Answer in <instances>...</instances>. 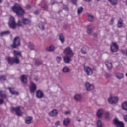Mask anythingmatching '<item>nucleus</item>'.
I'll return each instance as SVG.
<instances>
[{"mask_svg": "<svg viewBox=\"0 0 127 127\" xmlns=\"http://www.w3.org/2000/svg\"><path fill=\"white\" fill-rule=\"evenodd\" d=\"M12 10H13L17 15H19V16H22L25 12L23 9H22L20 5L18 4H15L14 6L12 7Z\"/></svg>", "mask_w": 127, "mask_h": 127, "instance_id": "f257e3e1", "label": "nucleus"}, {"mask_svg": "<svg viewBox=\"0 0 127 127\" xmlns=\"http://www.w3.org/2000/svg\"><path fill=\"white\" fill-rule=\"evenodd\" d=\"M7 61L10 65H13V63L18 64V63L20 62V61L19 60V58H18V57H15L14 58L9 57L7 58Z\"/></svg>", "mask_w": 127, "mask_h": 127, "instance_id": "f03ea898", "label": "nucleus"}, {"mask_svg": "<svg viewBox=\"0 0 127 127\" xmlns=\"http://www.w3.org/2000/svg\"><path fill=\"white\" fill-rule=\"evenodd\" d=\"M31 21L29 19L22 18L21 21L19 20L17 23L18 26H22L23 24L27 25L30 24Z\"/></svg>", "mask_w": 127, "mask_h": 127, "instance_id": "7ed1b4c3", "label": "nucleus"}, {"mask_svg": "<svg viewBox=\"0 0 127 127\" xmlns=\"http://www.w3.org/2000/svg\"><path fill=\"white\" fill-rule=\"evenodd\" d=\"M119 101V98L117 96H110L108 99V102L109 104L111 105H114V104H117Z\"/></svg>", "mask_w": 127, "mask_h": 127, "instance_id": "20e7f679", "label": "nucleus"}, {"mask_svg": "<svg viewBox=\"0 0 127 127\" xmlns=\"http://www.w3.org/2000/svg\"><path fill=\"white\" fill-rule=\"evenodd\" d=\"M20 45V38L19 37H16L13 40V43L11 45L13 48H16L17 46Z\"/></svg>", "mask_w": 127, "mask_h": 127, "instance_id": "39448f33", "label": "nucleus"}, {"mask_svg": "<svg viewBox=\"0 0 127 127\" xmlns=\"http://www.w3.org/2000/svg\"><path fill=\"white\" fill-rule=\"evenodd\" d=\"M64 53L66 55L70 56V57H72V56H74V54H75L70 47H67L65 48L64 50Z\"/></svg>", "mask_w": 127, "mask_h": 127, "instance_id": "423d86ee", "label": "nucleus"}, {"mask_svg": "<svg viewBox=\"0 0 127 127\" xmlns=\"http://www.w3.org/2000/svg\"><path fill=\"white\" fill-rule=\"evenodd\" d=\"M11 111L12 113H13V112H15L17 116H21L22 115V112L20 110V107L19 106L17 107L16 108H11Z\"/></svg>", "mask_w": 127, "mask_h": 127, "instance_id": "0eeeda50", "label": "nucleus"}, {"mask_svg": "<svg viewBox=\"0 0 127 127\" xmlns=\"http://www.w3.org/2000/svg\"><path fill=\"white\" fill-rule=\"evenodd\" d=\"M9 26L11 28L14 29L16 26V23L13 17H11L9 21Z\"/></svg>", "mask_w": 127, "mask_h": 127, "instance_id": "6e6552de", "label": "nucleus"}, {"mask_svg": "<svg viewBox=\"0 0 127 127\" xmlns=\"http://www.w3.org/2000/svg\"><path fill=\"white\" fill-rule=\"evenodd\" d=\"M111 49L112 52H117L119 50V46L117 43L112 42L111 45Z\"/></svg>", "mask_w": 127, "mask_h": 127, "instance_id": "1a4fd4ad", "label": "nucleus"}, {"mask_svg": "<svg viewBox=\"0 0 127 127\" xmlns=\"http://www.w3.org/2000/svg\"><path fill=\"white\" fill-rule=\"evenodd\" d=\"M113 124L117 127H124V123L119 121L117 119H115L113 121Z\"/></svg>", "mask_w": 127, "mask_h": 127, "instance_id": "9d476101", "label": "nucleus"}, {"mask_svg": "<svg viewBox=\"0 0 127 127\" xmlns=\"http://www.w3.org/2000/svg\"><path fill=\"white\" fill-rule=\"evenodd\" d=\"M84 69L87 76H92L93 75V70H92L91 68L89 66H85Z\"/></svg>", "mask_w": 127, "mask_h": 127, "instance_id": "9b49d317", "label": "nucleus"}, {"mask_svg": "<svg viewBox=\"0 0 127 127\" xmlns=\"http://www.w3.org/2000/svg\"><path fill=\"white\" fill-rule=\"evenodd\" d=\"M85 86L87 91H92V90H94L95 88L93 84H91L89 82H86L85 84Z\"/></svg>", "mask_w": 127, "mask_h": 127, "instance_id": "f8f14e48", "label": "nucleus"}, {"mask_svg": "<svg viewBox=\"0 0 127 127\" xmlns=\"http://www.w3.org/2000/svg\"><path fill=\"white\" fill-rule=\"evenodd\" d=\"M105 65L108 70H111L113 68V64L112 62L110 60H107L105 62Z\"/></svg>", "mask_w": 127, "mask_h": 127, "instance_id": "ddd939ff", "label": "nucleus"}, {"mask_svg": "<svg viewBox=\"0 0 127 127\" xmlns=\"http://www.w3.org/2000/svg\"><path fill=\"white\" fill-rule=\"evenodd\" d=\"M30 90L31 93H34V92H35V90H36V85L33 82L31 83Z\"/></svg>", "mask_w": 127, "mask_h": 127, "instance_id": "4468645a", "label": "nucleus"}, {"mask_svg": "<svg viewBox=\"0 0 127 127\" xmlns=\"http://www.w3.org/2000/svg\"><path fill=\"white\" fill-rule=\"evenodd\" d=\"M43 92L41 90H38L36 92V97L38 99H41L43 98Z\"/></svg>", "mask_w": 127, "mask_h": 127, "instance_id": "2eb2a0df", "label": "nucleus"}, {"mask_svg": "<svg viewBox=\"0 0 127 127\" xmlns=\"http://www.w3.org/2000/svg\"><path fill=\"white\" fill-rule=\"evenodd\" d=\"M74 99L75 101H77V102H81V101H82V95L79 94H76L74 96Z\"/></svg>", "mask_w": 127, "mask_h": 127, "instance_id": "dca6fc26", "label": "nucleus"}, {"mask_svg": "<svg viewBox=\"0 0 127 127\" xmlns=\"http://www.w3.org/2000/svg\"><path fill=\"white\" fill-rule=\"evenodd\" d=\"M58 114V112L56 110L54 109L49 113V115L50 117H55L56 116H57Z\"/></svg>", "mask_w": 127, "mask_h": 127, "instance_id": "f3484780", "label": "nucleus"}, {"mask_svg": "<svg viewBox=\"0 0 127 127\" xmlns=\"http://www.w3.org/2000/svg\"><path fill=\"white\" fill-rule=\"evenodd\" d=\"M21 81L22 83L26 84L27 83V77L25 75H22L21 77Z\"/></svg>", "mask_w": 127, "mask_h": 127, "instance_id": "a211bd4d", "label": "nucleus"}, {"mask_svg": "<svg viewBox=\"0 0 127 127\" xmlns=\"http://www.w3.org/2000/svg\"><path fill=\"white\" fill-rule=\"evenodd\" d=\"M104 116L106 121H110V120H111V115H110V113L109 112H105L104 113Z\"/></svg>", "mask_w": 127, "mask_h": 127, "instance_id": "6ab92c4d", "label": "nucleus"}, {"mask_svg": "<svg viewBox=\"0 0 127 127\" xmlns=\"http://www.w3.org/2000/svg\"><path fill=\"white\" fill-rule=\"evenodd\" d=\"M103 114H104V110H103V109L98 110L97 112V116L98 118H102Z\"/></svg>", "mask_w": 127, "mask_h": 127, "instance_id": "aec40b11", "label": "nucleus"}, {"mask_svg": "<svg viewBox=\"0 0 127 127\" xmlns=\"http://www.w3.org/2000/svg\"><path fill=\"white\" fill-rule=\"evenodd\" d=\"M70 71L71 70H70V68L67 66H65L62 69V72L65 73V74H67V73H70Z\"/></svg>", "mask_w": 127, "mask_h": 127, "instance_id": "412c9836", "label": "nucleus"}, {"mask_svg": "<svg viewBox=\"0 0 127 127\" xmlns=\"http://www.w3.org/2000/svg\"><path fill=\"white\" fill-rule=\"evenodd\" d=\"M64 61L65 63H70L71 62V57L69 56H66L64 57Z\"/></svg>", "mask_w": 127, "mask_h": 127, "instance_id": "4be33fe9", "label": "nucleus"}, {"mask_svg": "<svg viewBox=\"0 0 127 127\" xmlns=\"http://www.w3.org/2000/svg\"><path fill=\"white\" fill-rule=\"evenodd\" d=\"M13 54L14 57L20 56V57H22V55L21 54V52L14 51Z\"/></svg>", "mask_w": 127, "mask_h": 127, "instance_id": "5701e85b", "label": "nucleus"}, {"mask_svg": "<svg viewBox=\"0 0 127 127\" xmlns=\"http://www.w3.org/2000/svg\"><path fill=\"white\" fill-rule=\"evenodd\" d=\"M31 122H32V117H28L25 119V123L26 124H31Z\"/></svg>", "mask_w": 127, "mask_h": 127, "instance_id": "b1692460", "label": "nucleus"}, {"mask_svg": "<svg viewBox=\"0 0 127 127\" xmlns=\"http://www.w3.org/2000/svg\"><path fill=\"white\" fill-rule=\"evenodd\" d=\"M9 92L12 94V95H19L18 92L16 91L15 90H14L13 89L11 88H9Z\"/></svg>", "mask_w": 127, "mask_h": 127, "instance_id": "393cba45", "label": "nucleus"}, {"mask_svg": "<svg viewBox=\"0 0 127 127\" xmlns=\"http://www.w3.org/2000/svg\"><path fill=\"white\" fill-rule=\"evenodd\" d=\"M71 122V120L69 118H66L64 120V126H68L69 124H70V122Z\"/></svg>", "mask_w": 127, "mask_h": 127, "instance_id": "a878e982", "label": "nucleus"}, {"mask_svg": "<svg viewBox=\"0 0 127 127\" xmlns=\"http://www.w3.org/2000/svg\"><path fill=\"white\" fill-rule=\"evenodd\" d=\"M59 39L62 43H64L65 42V37L62 34H60L59 35Z\"/></svg>", "mask_w": 127, "mask_h": 127, "instance_id": "bb28decb", "label": "nucleus"}, {"mask_svg": "<svg viewBox=\"0 0 127 127\" xmlns=\"http://www.w3.org/2000/svg\"><path fill=\"white\" fill-rule=\"evenodd\" d=\"M0 97L4 98V99H6V98H7V96L5 94V92L2 91H0Z\"/></svg>", "mask_w": 127, "mask_h": 127, "instance_id": "cd10ccee", "label": "nucleus"}, {"mask_svg": "<svg viewBox=\"0 0 127 127\" xmlns=\"http://www.w3.org/2000/svg\"><path fill=\"white\" fill-rule=\"evenodd\" d=\"M122 107L123 110L125 111H127V102L125 101L122 104Z\"/></svg>", "mask_w": 127, "mask_h": 127, "instance_id": "c85d7f7f", "label": "nucleus"}, {"mask_svg": "<svg viewBox=\"0 0 127 127\" xmlns=\"http://www.w3.org/2000/svg\"><path fill=\"white\" fill-rule=\"evenodd\" d=\"M10 34V31H5L0 33L1 36H3V35H9Z\"/></svg>", "mask_w": 127, "mask_h": 127, "instance_id": "c756f323", "label": "nucleus"}, {"mask_svg": "<svg viewBox=\"0 0 127 127\" xmlns=\"http://www.w3.org/2000/svg\"><path fill=\"white\" fill-rule=\"evenodd\" d=\"M55 47L53 45H51L50 47H48L46 48L47 51H54Z\"/></svg>", "mask_w": 127, "mask_h": 127, "instance_id": "7c9ffc66", "label": "nucleus"}, {"mask_svg": "<svg viewBox=\"0 0 127 127\" xmlns=\"http://www.w3.org/2000/svg\"><path fill=\"white\" fill-rule=\"evenodd\" d=\"M116 77L117 79H123L124 78V74L122 73H116Z\"/></svg>", "mask_w": 127, "mask_h": 127, "instance_id": "2f4dec72", "label": "nucleus"}, {"mask_svg": "<svg viewBox=\"0 0 127 127\" xmlns=\"http://www.w3.org/2000/svg\"><path fill=\"white\" fill-rule=\"evenodd\" d=\"M109 2L112 4V5H116L118 4V0H108Z\"/></svg>", "mask_w": 127, "mask_h": 127, "instance_id": "473e14b6", "label": "nucleus"}, {"mask_svg": "<svg viewBox=\"0 0 127 127\" xmlns=\"http://www.w3.org/2000/svg\"><path fill=\"white\" fill-rule=\"evenodd\" d=\"M28 46V48H29L30 50H32L34 49V45L32 43H29Z\"/></svg>", "mask_w": 127, "mask_h": 127, "instance_id": "72a5a7b5", "label": "nucleus"}, {"mask_svg": "<svg viewBox=\"0 0 127 127\" xmlns=\"http://www.w3.org/2000/svg\"><path fill=\"white\" fill-rule=\"evenodd\" d=\"M42 64L41 60H36L35 62V64L36 66H39Z\"/></svg>", "mask_w": 127, "mask_h": 127, "instance_id": "f704fd0d", "label": "nucleus"}, {"mask_svg": "<svg viewBox=\"0 0 127 127\" xmlns=\"http://www.w3.org/2000/svg\"><path fill=\"white\" fill-rule=\"evenodd\" d=\"M87 33L88 34H91V33H92V26L91 25H88L87 26Z\"/></svg>", "mask_w": 127, "mask_h": 127, "instance_id": "c9c22d12", "label": "nucleus"}, {"mask_svg": "<svg viewBox=\"0 0 127 127\" xmlns=\"http://www.w3.org/2000/svg\"><path fill=\"white\" fill-rule=\"evenodd\" d=\"M123 26V20L122 19H120L118 22V27H122Z\"/></svg>", "mask_w": 127, "mask_h": 127, "instance_id": "e433bc0d", "label": "nucleus"}, {"mask_svg": "<svg viewBox=\"0 0 127 127\" xmlns=\"http://www.w3.org/2000/svg\"><path fill=\"white\" fill-rule=\"evenodd\" d=\"M88 20L89 21H90V22H92L94 21V16L89 15H88Z\"/></svg>", "mask_w": 127, "mask_h": 127, "instance_id": "4c0bfd02", "label": "nucleus"}, {"mask_svg": "<svg viewBox=\"0 0 127 127\" xmlns=\"http://www.w3.org/2000/svg\"><path fill=\"white\" fill-rule=\"evenodd\" d=\"M39 27L41 29V30H44V25L43 23L41 22L39 24Z\"/></svg>", "mask_w": 127, "mask_h": 127, "instance_id": "58836bf2", "label": "nucleus"}, {"mask_svg": "<svg viewBox=\"0 0 127 127\" xmlns=\"http://www.w3.org/2000/svg\"><path fill=\"white\" fill-rule=\"evenodd\" d=\"M97 125L98 127H103V123H102V121L101 120H99L97 122Z\"/></svg>", "mask_w": 127, "mask_h": 127, "instance_id": "ea45409f", "label": "nucleus"}, {"mask_svg": "<svg viewBox=\"0 0 127 127\" xmlns=\"http://www.w3.org/2000/svg\"><path fill=\"white\" fill-rule=\"evenodd\" d=\"M83 7H80L79 8H78L77 10V13L78 14H80L82 13V11H83Z\"/></svg>", "mask_w": 127, "mask_h": 127, "instance_id": "a19ab883", "label": "nucleus"}, {"mask_svg": "<svg viewBox=\"0 0 127 127\" xmlns=\"http://www.w3.org/2000/svg\"><path fill=\"white\" fill-rule=\"evenodd\" d=\"M6 77L3 75L0 76V81H5Z\"/></svg>", "mask_w": 127, "mask_h": 127, "instance_id": "79ce46f5", "label": "nucleus"}, {"mask_svg": "<svg viewBox=\"0 0 127 127\" xmlns=\"http://www.w3.org/2000/svg\"><path fill=\"white\" fill-rule=\"evenodd\" d=\"M42 8H43L44 10H47V5L44 4L43 6H42Z\"/></svg>", "mask_w": 127, "mask_h": 127, "instance_id": "37998d69", "label": "nucleus"}, {"mask_svg": "<svg viewBox=\"0 0 127 127\" xmlns=\"http://www.w3.org/2000/svg\"><path fill=\"white\" fill-rule=\"evenodd\" d=\"M81 52L83 53V54H86V48H82L81 49Z\"/></svg>", "mask_w": 127, "mask_h": 127, "instance_id": "c03bdc74", "label": "nucleus"}, {"mask_svg": "<svg viewBox=\"0 0 127 127\" xmlns=\"http://www.w3.org/2000/svg\"><path fill=\"white\" fill-rule=\"evenodd\" d=\"M62 58L61 57H57L56 60L58 62H60L61 61Z\"/></svg>", "mask_w": 127, "mask_h": 127, "instance_id": "a18cd8bd", "label": "nucleus"}, {"mask_svg": "<svg viewBox=\"0 0 127 127\" xmlns=\"http://www.w3.org/2000/svg\"><path fill=\"white\" fill-rule=\"evenodd\" d=\"M123 118L125 122H127V115H124Z\"/></svg>", "mask_w": 127, "mask_h": 127, "instance_id": "49530a36", "label": "nucleus"}, {"mask_svg": "<svg viewBox=\"0 0 127 127\" xmlns=\"http://www.w3.org/2000/svg\"><path fill=\"white\" fill-rule=\"evenodd\" d=\"M105 77L106 78H110V77H111V74L109 73H106Z\"/></svg>", "mask_w": 127, "mask_h": 127, "instance_id": "de8ad7c7", "label": "nucleus"}, {"mask_svg": "<svg viewBox=\"0 0 127 127\" xmlns=\"http://www.w3.org/2000/svg\"><path fill=\"white\" fill-rule=\"evenodd\" d=\"M64 114L65 115H69V114H71V112L69 111H65Z\"/></svg>", "mask_w": 127, "mask_h": 127, "instance_id": "09e8293b", "label": "nucleus"}, {"mask_svg": "<svg viewBox=\"0 0 127 127\" xmlns=\"http://www.w3.org/2000/svg\"><path fill=\"white\" fill-rule=\"evenodd\" d=\"M31 7V6H30V5H27L26 6V9H29V8H30Z\"/></svg>", "mask_w": 127, "mask_h": 127, "instance_id": "8fccbe9b", "label": "nucleus"}, {"mask_svg": "<svg viewBox=\"0 0 127 127\" xmlns=\"http://www.w3.org/2000/svg\"><path fill=\"white\" fill-rule=\"evenodd\" d=\"M114 19H112L110 21V24L112 25L114 23Z\"/></svg>", "mask_w": 127, "mask_h": 127, "instance_id": "3c124183", "label": "nucleus"}, {"mask_svg": "<svg viewBox=\"0 0 127 127\" xmlns=\"http://www.w3.org/2000/svg\"><path fill=\"white\" fill-rule=\"evenodd\" d=\"M3 99H0V105H2V104H3Z\"/></svg>", "mask_w": 127, "mask_h": 127, "instance_id": "603ef678", "label": "nucleus"}, {"mask_svg": "<svg viewBox=\"0 0 127 127\" xmlns=\"http://www.w3.org/2000/svg\"><path fill=\"white\" fill-rule=\"evenodd\" d=\"M55 125L56 126H59V125H60V122L57 121V122H56V123H55Z\"/></svg>", "mask_w": 127, "mask_h": 127, "instance_id": "864d4df0", "label": "nucleus"}, {"mask_svg": "<svg viewBox=\"0 0 127 127\" xmlns=\"http://www.w3.org/2000/svg\"><path fill=\"white\" fill-rule=\"evenodd\" d=\"M73 4H76L77 3V0H72Z\"/></svg>", "mask_w": 127, "mask_h": 127, "instance_id": "5fc2aeb1", "label": "nucleus"}, {"mask_svg": "<svg viewBox=\"0 0 127 127\" xmlns=\"http://www.w3.org/2000/svg\"><path fill=\"white\" fill-rule=\"evenodd\" d=\"M64 9H65V10H68V6H67L64 5Z\"/></svg>", "mask_w": 127, "mask_h": 127, "instance_id": "6e6d98bb", "label": "nucleus"}, {"mask_svg": "<svg viewBox=\"0 0 127 127\" xmlns=\"http://www.w3.org/2000/svg\"><path fill=\"white\" fill-rule=\"evenodd\" d=\"M76 120H77V121H78V122H81V118H80V117H77L76 118Z\"/></svg>", "mask_w": 127, "mask_h": 127, "instance_id": "4d7b16f0", "label": "nucleus"}, {"mask_svg": "<svg viewBox=\"0 0 127 127\" xmlns=\"http://www.w3.org/2000/svg\"><path fill=\"white\" fill-rule=\"evenodd\" d=\"M35 14H38L39 13V11L36 10L34 12Z\"/></svg>", "mask_w": 127, "mask_h": 127, "instance_id": "13d9d810", "label": "nucleus"}, {"mask_svg": "<svg viewBox=\"0 0 127 127\" xmlns=\"http://www.w3.org/2000/svg\"><path fill=\"white\" fill-rule=\"evenodd\" d=\"M55 3V1H54L53 0H52L51 1V4H54Z\"/></svg>", "mask_w": 127, "mask_h": 127, "instance_id": "bf43d9fd", "label": "nucleus"}, {"mask_svg": "<svg viewBox=\"0 0 127 127\" xmlns=\"http://www.w3.org/2000/svg\"><path fill=\"white\" fill-rule=\"evenodd\" d=\"M84 1H87V2H90V1H92V0H84Z\"/></svg>", "mask_w": 127, "mask_h": 127, "instance_id": "052dcab7", "label": "nucleus"}, {"mask_svg": "<svg viewBox=\"0 0 127 127\" xmlns=\"http://www.w3.org/2000/svg\"><path fill=\"white\" fill-rule=\"evenodd\" d=\"M1 2H2V0H0V3Z\"/></svg>", "mask_w": 127, "mask_h": 127, "instance_id": "680f3d73", "label": "nucleus"}, {"mask_svg": "<svg viewBox=\"0 0 127 127\" xmlns=\"http://www.w3.org/2000/svg\"><path fill=\"white\" fill-rule=\"evenodd\" d=\"M126 4L127 5V0H126Z\"/></svg>", "mask_w": 127, "mask_h": 127, "instance_id": "e2e57ef3", "label": "nucleus"}, {"mask_svg": "<svg viewBox=\"0 0 127 127\" xmlns=\"http://www.w3.org/2000/svg\"><path fill=\"white\" fill-rule=\"evenodd\" d=\"M97 1H99L100 0H96Z\"/></svg>", "mask_w": 127, "mask_h": 127, "instance_id": "0e129e2a", "label": "nucleus"}]
</instances>
